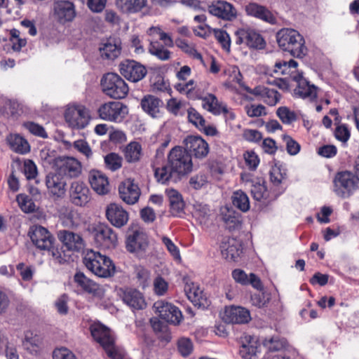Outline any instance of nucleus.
I'll return each instance as SVG.
<instances>
[{
  "instance_id": "4c0bfd02",
  "label": "nucleus",
  "mask_w": 359,
  "mask_h": 359,
  "mask_svg": "<svg viewBox=\"0 0 359 359\" xmlns=\"http://www.w3.org/2000/svg\"><path fill=\"white\" fill-rule=\"evenodd\" d=\"M287 177V175L286 170L283 169L281 166L275 165L271 167L269 171V179L272 190H279L280 189H282L284 192L286 187L283 185Z\"/></svg>"
},
{
  "instance_id": "13d9d810",
  "label": "nucleus",
  "mask_w": 359,
  "mask_h": 359,
  "mask_svg": "<svg viewBox=\"0 0 359 359\" xmlns=\"http://www.w3.org/2000/svg\"><path fill=\"white\" fill-rule=\"evenodd\" d=\"M187 118L189 121L198 129L206 123L204 117L194 107H189L187 109Z\"/></svg>"
},
{
  "instance_id": "c9c22d12",
  "label": "nucleus",
  "mask_w": 359,
  "mask_h": 359,
  "mask_svg": "<svg viewBox=\"0 0 359 359\" xmlns=\"http://www.w3.org/2000/svg\"><path fill=\"white\" fill-rule=\"evenodd\" d=\"M298 63L297 61L291 59L288 62L281 61L276 62L274 65L273 72L280 75H287L286 78L294 81V76L295 74H302L297 69Z\"/></svg>"
},
{
  "instance_id": "e2e57ef3",
  "label": "nucleus",
  "mask_w": 359,
  "mask_h": 359,
  "mask_svg": "<svg viewBox=\"0 0 359 359\" xmlns=\"http://www.w3.org/2000/svg\"><path fill=\"white\" fill-rule=\"evenodd\" d=\"M282 140L285 144L286 151L290 155L294 156L300 151V144L291 136L288 135H283Z\"/></svg>"
},
{
  "instance_id": "4d7b16f0",
  "label": "nucleus",
  "mask_w": 359,
  "mask_h": 359,
  "mask_svg": "<svg viewBox=\"0 0 359 359\" xmlns=\"http://www.w3.org/2000/svg\"><path fill=\"white\" fill-rule=\"evenodd\" d=\"M20 32L17 29H12L10 31V41L12 43V49L14 51H20L27 44V40L20 37Z\"/></svg>"
},
{
  "instance_id": "2eb2a0df",
  "label": "nucleus",
  "mask_w": 359,
  "mask_h": 359,
  "mask_svg": "<svg viewBox=\"0 0 359 359\" xmlns=\"http://www.w3.org/2000/svg\"><path fill=\"white\" fill-rule=\"evenodd\" d=\"M182 280L184 284V292L193 304L198 308H208L210 302L199 286L194 283L188 276H184Z\"/></svg>"
},
{
  "instance_id": "58836bf2",
  "label": "nucleus",
  "mask_w": 359,
  "mask_h": 359,
  "mask_svg": "<svg viewBox=\"0 0 359 359\" xmlns=\"http://www.w3.org/2000/svg\"><path fill=\"white\" fill-rule=\"evenodd\" d=\"M74 280L77 286L80 287L84 292L93 296L99 294V285L87 278L83 272H76L74 276Z\"/></svg>"
},
{
  "instance_id": "6e6d98bb",
  "label": "nucleus",
  "mask_w": 359,
  "mask_h": 359,
  "mask_svg": "<svg viewBox=\"0 0 359 359\" xmlns=\"http://www.w3.org/2000/svg\"><path fill=\"white\" fill-rule=\"evenodd\" d=\"M16 201L22 210L25 212H32L35 210V203L30 196L20 194L17 196Z\"/></svg>"
},
{
  "instance_id": "aec40b11",
  "label": "nucleus",
  "mask_w": 359,
  "mask_h": 359,
  "mask_svg": "<svg viewBox=\"0 0 359 359\" xmlns=\"http://www.w3.org/2000/svg\"><path fill=\"white\" fill-rule=\"evenodd\" d=\"M245 11L248 16L259 19L270 25L277 24V18L266 6L257 3L250 2L245 5Z\"/></svg>"
},
{
  "instance_id": "bf43d9fd",
  "label": "nucleus",
  "mask_w": 359,
  "mask_h": 359,
  "mask_svg": "<svg viewBox=\"0 0 359 359\" xmlns=\"http://www.w3.org/2000/svg\"><path fill=\"white\" fill-rule=\"evenodd\" d=\"M147 33L152 36H158V39L164 42L165 46L172 47L174 46L172 38L159 27H151L149 29Z\"/></svg>"
},
{
  "instance_id": "a211bd4d",
  "label": "nucleus",
  "mask_w": 359,
  "mask_h": 359,
  "mask_svg": "<svg viewBox=\"0 0 359 359\" xmlns=\"http://www.w3.org/2000/svg\"><path fill=\"white\" fill-rule=\"evenodd\" d=\"M105 215L109 222L116 228L124 226L129 220L128 212L121 205L114 203L107 205Z\"/></svg>"
},
{
  "instance_id": "dca6fc26",
  "label": "nucleus",
  "mask_w": 359,
  "mask_h": 359,
  "mask_svg": "<svg viewBox=\"0 0 359 359\" xmlns=\"http://www.w3.org/2000/svg\"><path fill=\"white\" fill-rule=\"evenodd\" d=\"M69 201L76 206L84 207L91 200V193L86 183L81 181H74L71 184Z\"/></svg>"
},
{
  "instance_id": "6ab92c4d",
  "label": "nucleus",
  "mask_w": 359,
  "mask_h": 359,
  "mask_svg": "<svg viewBox=\"0 0 359 359\" xmlns=\"http://www.w3.org/2000/svg\"><path fill=\"white\" fill-rule=\"evenodd\" d=\"M294 81L297 83V86L294 90V95L303 99H309L311 101L315 100L318 95V88L311 84L302 74H295Z\"/></svg>"
},
{
  "instance_id": "5701e85b",
  "label": "nucleus",
  "mask_w": 359,
  "mask_h": 359,
  "mask_svg": "<svg viewBox=\"0 0 359 359\" xmlns=\"http://www.w3.org/2000/svg\"><path fill=\"white\" fill-rule=\"evenodd\" d=\"M118 294L123 302L133 309L141 310L147 306L143 294L136 289H120Z\"/></svg>"
},
{
  "instance_id": "c756f323",
  "label": "nucleus",
  "mask_w": 359,
  "mask_h": 359,
  "mask_svg": "<svg viewBox=\"0 0 359 359\" xmlns=\"http://www.w3.org/2000/svg\"><path fill=\"white\" fill-rule=\"evenodd\" d=\"M55 15L61 23L72 21L75 15V8L73 3L69 1H60L54 6Z\"/></svg>"
},
{
  "instance_id": "37998d69",
  "label": "nucleus",
  "mask_w": 359,
  "mask_h": 359,
  "mask_svg": "<svg viewBox=\"0 0 359 359\" xmlns=\"http://www.w3.org/2000/svg\"><path fill=\"white\" fill-rule=\"evenodd\" d=\"M232 203L239 210L245 212L250 210V199L247 194L242 190H237L233 193Z\"/></svg>"
},
{
  "instance_id": "e433bc0d",
  "label": "nucleus",
  "mask_w": 359,
  "mask_h": 359,
  "mask_svg": "<svg viewBox=\"0 0 359 359\" xmlns=\"http://www.w3.org/2000/svg\"><path fill=\"white\" fill-rule=\"evenodd\" d=\"M147 0H116L117 8L125 14L140 12L146 6Z\"/></svg>"
},
{
  "instance_id": "49530a36",
  "label": "nucleus",
  "mask_w": 359,
  "mask_h": 359,
  "mask_svg": "<svg viewBox=\"0 0 359 359\" xmlns=\"http://www.w3.org/2000/svg\"><path fill=\"white\" fill-rule=\"evenodd\" d=\"M100 50L103 58L113 60L121 54V47L120 44L108 41L104 44L103 47L100 48Z\"/></svg>"
},
{
  "instance_id": "f8f14e48",
  "label": "nucleus",
  "mask_w": 359,
  "mask_h": 359,
  "mask_svg": "<svg viewBox=\"0 0 359 359\" xmlns=\"http://www.w3.org/2000/svg\"><path fill=\"white\" fill-rule=\"evenodd\" d=\"M183 149L190 156L198 159L205 158L210 151L208 142L199 135H188L183 140Z\"/></svg>"
},
{
  "instance_id": "a878e982",
  "label": "nucleus",
  "mask_w": 359,
  "mask_h": 359,
  "mask_svg": "<svg viewBox=\"0 0 359 359\" xmlns=\"http://www.w3.org/2000/svg\"><path fill=\"white\" fill-rule=\"evenodd\" d=\"M224 319L229 323L245 324L250 320L251 317L250 311L245 308L231 306L226 308Z\"/></svg>"
},
{
  "instance_id": "412c9836",
  "label": "nucleus",
  "mask_w": 359,
  "mask_h": 359,
  "mask_svg": "<svg viewBox=\"0 0 359 359\" xmlns=\"http://www.w3.org/2000/svg\"><path fill=\"white\" fill-rule=\"evenodd\" d=\"M208 12L224 20H232L236 18L237 12L234 6L226 1H213L208 6Z\"/></svg>"
},
{
  "instance_id": "393cba45",
  "label": "nucleus",
  "mask_w": 359,
  "mask_h": 359,
  "mask_svg": "<svg viewBox=\"0 0 359 359\" xmlns=\"http://www.w3.org/2000/svg\"><path fill=\"white\" fill-rule=\"evenodd\" d=\"M88 182L92 189L99 195H105L110 191L109 179L102 171L90 170L88 174Z\"/></svg>"
},
{
  "instance_id": "f03ea898",
  "label": "nucleus",
  "mask_w": 359,
  "mask_h": 359,
  "mask_svg": "<svg viewBox=\"0 0 359 359\" xmlns=\"http://www.w3.org/2000/svg\"><path fill=\"white\" fill-rule=\"evenodd\" d=\"M241 181L245 187H249L252 197L263 205H269L275 201L282 194L283 190H272L267 189L266 182L264 177L256 176L249 172L241 173Z\"/></svg>"
},
{
  "instance_id": "b1692460",
  "label": "nucleus",
  "mask_w": 359,
  "mask_h": 359,
  "mask_svg": "<svg viewBox=\"0 0 359 359\" xmlns=\"http://www.w3.org/2000/svg\"><path fill=\"white\" fill-rule=\"evenodd\" d=\"M245 90L250 94L260 97L265 104L271 107L275 106L281 98V95L276 90L264 86H257L254 88L247 87Z\"/></svg>"
},
{
  "instance_id": "a18cd8bd",
  "label": "nucleus",
  "mask_w": 359,
  "mask_h": 359,
  "mask_svg": "<svg viewBox=\"0 0 359 359\" xmlns=\"http://www.w3.org/2000/svg\"><path fill=\"white\" fill-rule=\"evenodd\" d=\"M175 44L189 57L199 60L201 63L204 62L202 55L196 50L193 45L189 44L186 39L178 38L175 39Z\"/></svg>"
},
{
  "instance_id": "8fccbe9b",
  "label": "nucleus",
  "mask_w": 359,
  "mask_h": 359,
  "mask_svg": "<svg viewBox=\"0 0 359 359\" xmlns=\"http://www.w3.org/2000/svg\"><path fill=\"white\" fill-rule=\"evenodd\" d=\"M102 348L110 359H124L125 358L126 353L124 350L116 345L115 339L107 343Z\"/></svg>"
},
{
  "instance_id": "5fc2aeb1",
  "label": "nucleus",
  "mask_w": 359,
  "mask_h": 359,
  "mask_svg": "<svg viewBox=\"0 0 359 359\" xmlns=\"http://www.w3.org/2000/svg\"><path fill=\"white\" fill-rule=\"evenodd\" d=\"M243 158L248 168L251 171L257 169L260 158L259 156L253 150H248L243 153Z\"/></svg>"
},
{
  "instance_id": "c03bdc74",
  "label": "nucleus",
  "mask_w": 359,
  "mask_h": 359,
  "mask_svg": "<svg viewBox=\"0 0 359 359\" xmlns=\"http://www.w3.org/2000/svg\"><path fill=\"white\" fill-rule=\"evenodd\" d=\"M148 49L150 54L160 60H168L171 57V52L158 41L151 40Z\"/></svg>"
},
{
  "instance_id": "a19ab883",
  "label": "nucleus",
  "mask_w": 359,
  "mask_h": 359,
  "mask_svg": "<svg viewBox=\"0 0 359 359\" xmlns=\"http://www.w3.org/2000/svg\"><path fill=\"white\" fill-rule=\"evenodd\" d=\"M61 239L67 249L73 251H79L83 247V239L77 233L65 231Z\"/></svg>"
},
{
  "instance_id": "bb28decb",
  "label": "nucleus",
  "mask_w": 359,
  "mask_h": 359,
  "mask_svg": "<svg viewBox=\"0 0 359 359\" xmlns=\"http://www.w3.org/2000/svg\"><path fill=\"white\" fill-rule=\"evenodd\" d=\"M126 249L130 252H144L148 247L149 241L146 233L135 231L126 238Z\"/></svg>"
},
{
  "instance_id": "79ce46f5",
  "label": "nucleus",
  "mask_w": 359,
  "mask_h": 359,
  "mask_svg": "<svg viewBox=\"0 0 359 359\" xmlns=\"http://www.w3.org/2000/svg\"><path fill=\"white\" fill-rule=\"evenodd\" d=\"M8 142L11 148L18 153L25 154L29 151L28 142L18 134H11L8 137Z\"/></svg>"
},
{
  "instance_id": "39448f33",
  "label": "nucleus",
  "mask_w": 359,
  "mask_h": 359,
  "mask_svg": "<svg viewBox=\"0 0 359 359\" xmlns=\"http://www.w3.org/2000/svg\"><path fill=\"white\" fill-rule=\"evenodd\" d=\"M83 262L89 271L98 277L109 278L115 273L116 267L112 260L99 252L93 250L87 251Z\"/></svg>"
},
{
  "instance_id": "473e14b6",
  "label": "nucleus",
  "mask_w": 359,
  "mask_h": 359,
  "mask_svg": "<svg viewBox=\"0 0 359 359\" xmlns=\"http://www.w3.org/2000/svg\"><path fill=\"white\" fill-rule=\"evenodd\" d=\"M81 172V163L74 158H67L62 161V164L58 168V173L61 176H65L69 178L77 177Z\"/></svg>"
},
{
  "instance_id": "ddd939ff",
  "label": "nucleus",
  "mask_w": 359,
  "mask_h": 359,
  "mask_svg": "<svg viewBox=\"0 0 359 359\" xmlns=\"http://www.w3.org/2000/svg\"><path fill=\"white\" fill-rule=\"evenodd\" d=\"M65 118L72 128L83 129L88 124L90 116L84 106L77 105L69 107L66 109Z\"/></svg>"
},
{
  "instance_id": "7c9ffc66",
  "label": "nucleus",
  "mask_w": 359,
  "mask_h": 359,
  "mask_svg": "<svg viewBox=\"0 0 359 359\" xmlns=\"http://www.w3.org/2000/svg\"><path fill=\"white\" fill-rule=\"evenodd\" d=\"M46 184L48 191L53 196L61 197L65 193L66 182L58 172L47 175Z\"/></svg>"
},
{
  "instance_id": "1a4fd4ad",
  "label": "nucleus",
  "mask_w": 359,
  "mask_h": 359,
  "mask_svg": "<svg viewBox=\"0 0 359 359\" xmlns=\"http://www.w3.org/2000/svg\"><path fill=\"white\" fill-rule=\"evenodd\" d=\"M128 114V107L121 102L110 101L102 104L97 109L99 117L104 121L120 123Z\"/></svg>"
},
{
  "instance_id": "4468645a",
  "label": "nucleus",
  "mask_w": 359,
  "mask_h": 359,
  "mask_svg": "<svg viewBox=\"0 0 359 359\" xmlns=\"http://www.w3.org/2000/svg\"><path fill=\"white\" fill-rule=\"evenodd\" d=\"M119 71L127 80L134 83L142 80L147 74L144 65L129 59L124 60L119 64Z\"/></svg>"
},
{
  "instance_id": "72a5a7b5",
  "label": "nucleus",
  "mask_w": 359,
  "mask_h": 359,
  "mask_svg": "<svg viewBox=\"0 0 359 359\" xmlns=\"http://www.w3.org/2000/svg\"><path fill=\"white\" fill-rule=\"evenodd\" d=\"M163 101L152 95H147L141 100L142 110L151 117H157L160 114V108L163 105Z\"/></svg>"
},
{
  "instance_id": "2f4dec72",
  "label": "nucleus",
  "mask_w": 359,
  "mask_h": 359,
  "mask_svg": "<svg viewBox=\"0 0 359 359\" xmlns=\"http://www.w3.org/2000/svg\"><path fill=\"white\" fill-rule=\"evenodd\" d=\"M89 330L93 339L102 347L114 339L110 330L100 323H93L90 325Z\"/></svg>"
},
{
  "instance_id": "9b49d317",
  "label": "nucleus",
  "mask_w": 359,
  "mask_h": 359,
  "mask_svg": "<svg viewBox=\"0 0 359 359\" xmlns=\"http://www.w3.org/2000/svg\"><path fill=\"white\" fill-rule=\"evenodd\" d=\"M94 242L102 249L114 248L118 243L117 234L107 224H100L93 229Z\"/></svg>"
},
{
  "instance_id": "603ef678",
  "label": "nucleus",
  "mask_w": 359,
  "mask_h": 359,
  "mask_svg": "<svg viewBox=\"0 0 359 359\" xmlns=\"http://www.w3.org/2000/svg\"><path fill=\"white\" fill-rule=\"evenodd\" d=\"M24 348L28 351L36 352L39 346V338L31 331L25 333V339L22 341Z\"/></svg>"
},
{
  "instance_id": "6e6552de",
  "label": "nucleus",
  "mask_w": 359,
  "mask_h": 359,
  "mask_svg": "<svg viewBox=\"0 0 359 359\" xmlns=\"http://www.w3.org/2000/svg\"><path fill=\"white\" fill-rule=\"evenodd\" d=\"M235 37L236 44H244L250 49L263 50L266 46L262 35L257 30L249 27L238 29L235 32Z\"/></svg>"
},
{
  "instance_id": "774afa93",
  "label": "nucleus",
  "mask_w": 359,
  "mask_h": 359,
  "mask_svg": "<svg viewBox=\"0 0 359 359\" xmlns=\"http://www.w3.org/2000/svg\"><path fill=\"white\" fill-rule=\"evenodd\" d=\"M23 172L28 180L36 179L38 171L36 165L32 160L27 159L25 161L23 165Z\"/></svg>"
},
{
  "instance_id": "9d476101",
  "label": "nucleus",
  "mask_w": 359,
  "mask_h": 359,
  "mask_svg": "<svg viewBox=\"0 0 359 359\" xmlns=\"http://www.w3.org/2000/svg\"><path fill=\"white\" fill-rule=\"evenodd\" d=\"M200 99L202 102V107L207 111L215 116L222 114L226 120L235 119L236 114L229 109L226 103L219 101L215 95L208 93Z\"/></svg>"
},
{
  "instance_id": "0eeeda50",
  "label": "nucleus",
  "mask_w": 359,
  "mask_h": 359,
  "mask_svg": "<svg viewBox=\"0 0 359 359\" xmlns=\"http://www.w3.org/2000/svg\"><path fill=\"white\" fill-rule=\"evenodd\" d=\"M358 181L355 175L351 171L338 172L333 180L334 191L341 198H348L357 189Z\"/></svg>"
},
{
  "instance_id": "423d86ee",
  "label": "nucleus",
  "mask_w": 359,
  "mask_h": 359,
  "mask_svg": "<svg viewBox=\"0 0 359 359\" xmlns=\"http://www.w3.org/2000/svg\"><path fill=\"white\" fill-rule=\"evenodd\" d=\"M104 93L114 99H123L128 93L129 88L126 81L117 74H105L100 81Z\"/></svg>"
},
{
  "instance_id": "c85d7f7f",
  "label": "nucleus",
  "mask_w": 359,
  "mask_h": 359,
  "mask_svg": "<svg viewBox=\"0 0 359 359\" xmlns=\"http://www.w3.org/2000/svg\"><path fill=\"white\" fill-rule=\"evenodd\" d=\"M231 276L236 283L242 285H251L257 290H262L264 288L260 278L253 273L248 276L243 270L236 269L232 271Z\"/></svg>"
},
{
  "instance_id": "3c124183",
  "label": "nucleus",
  "mask_w": 359,
  "mask_h": 359,
  "mask_svg": "<svg viewBox=\"0 0 359 359\" xmlns=\"http://www.w3.org/2000/svg\"><path fill=\"white\" fill-rule=\"evenodd\" d=\"M276 115L284 124L289 125L297 120V114L285 106L279 107L276 110Z\"/></svg>"
},
{
  "instance_id": "69168bd1",
  "label": "nucleus",
  "mask_w": 359,
  "mask_h": 359,
  "mask_svg": "<svg viewBox=\"0 0 359 359\" xmlns=\"http://www.w3.org/2000/svg\"><path fill=\"white\" fill-rule=\"evenodd\" d=\"M245 111L249 117H259L267 114L266 107L259 104H248L245 107Z\"/></svg>"
},
{
  "instance_id": "7ed1b4c3",
  "label": "nucleus",
  "mask_w": 359,
  "mask_h": 359,
  "mask_svg": "<svg viewBox=\"0 0 359 359\" xmlns=\"http://www.w3.org/2000/svg\"><path fill=\"white\" fill-rule=\"evenodd\" d=\"M279 48L297 58H303L307 54L304 36L296 29L282 28L276 35Z\"/></svg>"
},
{
  "instance_id": "864d4df0",
  "label": "nucleus",
  "mask_w": 359,
  "mask_h": 359,
  "mask_svg": "<svg viewBox=\"0 0 359 359\" xmlns=\"http://www.w3.org/2000/svg\"><path fill=\"white\" fill-rule=\"evenodd\" d=\"M177 348L179 353L184 358L190 355L194 350L191 340L187 337H180L177 342Z\"/></svg>"
},
{
  "instance_id": "ea45409f",
  "label": "nucleus",
  "mask_w": 359,
  "mask_h": 359,
  "mask_svg": "<svg viewBox=\"0 0 359 359\" xmlns=\"http://www.w3.org/2000/svg\"><path fill=\"white\" fill-rule=\"evenodd\" d=\"M124 157L128 163L138 162L142 156V145L138 142H130L125 148Z\"/></svg>"
},
{
  "instance_id": "f257e3e1",
  "label": "nucleus",
  "mask_w": 359,
  "mask_h": 359,
  "mask_svg": "<svg viewBox=\"0 0 359 359\" xmlns=\"http://www.w3.org/2000/svg\"><path fill=\"white\" fill-rule=\"evenodd\" d=\"M151 166L156 180L161 184H167L172 178L181 179L190 173L193 170V162L183 147L175 146L169 151L165 165L159 168L155 161H152Z\"/></svg>"
},
{
  "instance_id": "de8ad7c7",
  "label": "nucleus",
  "mask_w": 359,
  "mask_h": 359,
  "mask_svg": "<svg viewBox=\"0 0 359 359\" xmlns=\"http://www.w3.org/2000/svg\"><path fill=\"white\" fill-rule=\"evenodd\" d=\"M222 256L227 260L236 262L240 257L242 250L233 244L222 243L221 246Z\"/></svg>"
},
{
  "instance_id": "20e7f679",
  "label": "nucleus",
  "mask_w": 359,
  "mask_h": 359,
  "mask_svg": "<svg viewBox=\"0 0 359 359\" xmlns=\"http://www.w3.org/2000/svg\"><path fill=\"white\" fill-rule=\"evenodd\" d=\"M29 236L34 246L41 250L48 252L57 263H64L66 260L62 257L63 252L55 246V238L45 227L35 225L30 228Z\"/></svg>"
},
{
  "instance_id": "0e129e2a",
  "label": "nucleus",
  "mask_w": 359,
  "mask_h": 359,
  "mask_svg": "<svg viewBox=\"0 0 359 359\" xmlns=\"http://www.w3.org/2000/svg\"><path fill=\"white\" fill-rule=\"evenodd\" d=\"M104 163L107 168L115 171L121 167L122 158L117 154L110 153L104 157Z\"/></svg>"
},
{
  "instance_id": "cd10ccee",
  "label": "nucleus",
  "mask_w": 359,
  "mask_h": 359,
  "mask_svg": "<svg viewBox=\"0 0 359 359\" xmlns=\"http://www.w3.org/2000/svg\"><path fill=\"white\" fill-rule=\"evenodd\" d=\"M259 347L257 339L251 335H245L242 339L239 355L242 359H257Z\"/></svg>"
},
{
  "instance_id": "338daca9",
  "label": "nucleus",
  "mask_w": 359,
  "mask_h": 359,
  "mask_svg": "<svg viewBox=\"0 0 359 359\" xmlns=\"http://www.w3.org/2000/svg\"><path fill=\"white\" fill-rule=\"evenodd\" d=\"M334 134L335 138L343 143L346 142L351 137L350 130L346 124L337 126L334 130Z\"/></svg>"
},
{
  "instance_id": "f704fd0d",
  "label": "nucleus",
  "mask_w": 359,
  "mask_h": 359,
  "mask_svg": "<svg viewBox=\"0 0 359 359\" xmlns=\"http://www.w3.org/2000/svg\"><path fill=\"white\" fill-rule=\"evenodd\" d=\"M169 200L170 212L173 217H181L184 213V202L182 195L175 189L167 192Z\"/></svg>"
},
{
  "instance_id": "f3484780",
  "label": "nucleus",
  "mask_w": 359,
  "mask_h": 359,
  "mask_svg": "<svg viewBox=\"0 0 359 359\" xmlns=\"http://www.w3.org/2000/svg\"><path fill=\"white\" fill-rule=\"evenodd\" d=\"M160 318L165 321L179 325L183 319V316L179 308L170 303L157 302L154 304Z\"/></svg>"
},
{
  "instance_id": "052dcab7",
  "label": "nucleus",
  "mask_w": 359,
  "mask_h": 359,
  "mask_svg": "<svg viewBox=\"0 0 359 359\" xmlns=\"http://www.w3.org/2000/svg\"><path fill=\"white\" fill-rule=\"evenodd\" d=\"M263 345L271 352L280 351L285 346V341L278 337H272L270 339H265Z\"/></svg>"
},
{
  "instance_id": "4be33fe9",
  "label": "nucleus",
  "mask_w": 359,
  "mask_h": 359,
  "mask_svg": "<svg viewBox=\"0 0 359 359\" xmlns=\"http://www.w3.org/2000/svg\"><path fill=\"white\" fill-rule=\"evenodd\" d=\"M120 198L127 204H135L139 200L140 189L134 180L130 178L125 180L118 187Z\"/></svg>"
},
{
  "instance_id": "09e8293b",
  "label": "nucleus",
  "mask_w": 359,
  "mask_h": 359,
  "mask_svg": "<svg viewBox=\"0 0 359 359\" xmlns=\"http://www.w3.org/2000/svg\"><path fill=\"white\" fill-rule=\"evenodd\" d=\"M212 34L222 48L227 52H230L231 38L227 32L222 29H213Z\"/></svg>"
},
{
  "instance_id": "680f3d73",
  "label": "nucleus",
  "mask_w": 359,
  "mask_h": 359,
  "mask_svg": "<svg viewBox=\"0 0 359 359\" xmlns=\"http://www.w3.org/2000/svg\"><path fill=\"white\" fill-rule=\"evenodd\" d=\"M23 126L26 128L31 134L42 137L47 138L48 133L45 128L41 126L33 121H27L23 123Z\"/></svg>"
}]
</instances>
